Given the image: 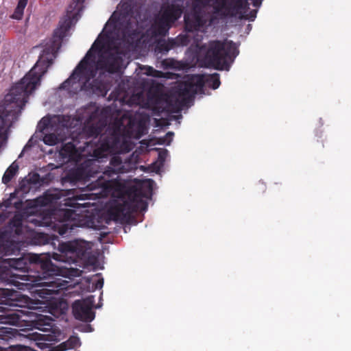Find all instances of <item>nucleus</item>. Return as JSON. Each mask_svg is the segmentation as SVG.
<instances>
[{"label": "nucleus", "mask_w": 351, "mask_h": 351, "mask_svg": "<svg viewBox=\"0 0 351 351\" xmlns=\"http://www.w3.org/2000/svg\"><path fill=\"white\" fill-rule=\"evenodd\" d=\"M29 285V283H26V284H22L21 286H25V287H28Z\"/></svg>", "instance_id": "obj_37"}, {"label": "nucleus", "mask_w": 351, "mask_h": 351, "mask_svg": "<svg viewBox=\"0 0 351 351\" xmlns=\"http://www.w3.org/2000/svg\"><path fill=\"white\" fill-rule=\"evenodd\" d=\"M110 167L104 172V175L110 177L112 174H117L125 172L124 165H123L121 156L118 155L113 156L110 161Z\"/></svg>", "instance_id": "obj_18"}, {"label": "nucleus", "mask_w": 351, "mask_h": 351, "mask_svg": "<svg viewBox=\"0 0 351 351\" xmlns=\"http://www.w3.org/2000/svg\"><path fill=\"white\" fill-rule=\"evenodd\" d=\"M38 329L40 330H45V329L40 328V327H38Z\"/></svg>", "instance_id": "obj_40"}, {"label": "nucleus", "mask_w": 351, "mask_h": 351, "mask_svg": "<svg viewBox=\"0 0 351 351\" xmlns=\"http://www.w3.org/2000/svg\"><path fill=\"white\" fill-rule=\"evenodd\" d=\"M79 147H77L76 145L72 142L66 143L62 145L60 151V154L63 158L71 160L74 157L77 149H79Z\"/></svg>", "instance_id": "obj_20"}, {"label": "nucleus", "mask_w": 351, "mask_h": 351, "mask_svg": "<svg viewBox=\"0 0 351 351\" xmlns=\"http://www.w3.org/2000/svg\"><path fill=\"white\" fill-rule=\"evenodd\" d=\"M94 296L90 295L83 300H75L72 304V312L76 319L90 322L95 318V313L93 311Z\"/></svg>", "instance_id": "obj_12"}, {"label": "nucleus", "mask_w": 351, "mask_h": 351, "mask_svg": "<svg viewBox=\"0 0 351 351\" xmlns=\"http://www.w3.org/2000/svg\"><path fill=\"white\" fill-rule=\"evenodd\" d=\"M168 152L167 149H162L158 153V160L161 162H164L166 160V158L167 156Z\"/></svg>", "instance_id": "obj_32"}, {"label": "nucleus", "mask_w": 351, "mask_h": 351, "mask_svg": "<svg viewBox=\"0 0 351 351\" xmlns=\"http://www.w3.org/2000/svg\"><path fill=\"white\" fill-rule=\"evenodd\" d=\"M152 183L153 180H148L141 187H130L128 191V199L117 202L109 208L108 213L110 219L115 221H123L134 213L145 211L148 204L143 198L151 197Z\"/></svg>", "instance_id": "obj_2"}, {"label": "nucleus", "mask_w": 351, "mask_h": 351, "mask_svg": "<svg viewBox=\"0 0 351 351\" xmlns=\"http://www.w3.org/2000/svg\"><path fill=\"white\" fill-rule=\"evenodd\" d=\"M36 239H38V243L39 244H45L47 243L48 239L47 235L44 233H38L36 234Z\"/></svg>", "instance_id": "obj_31"}, {"label": "nucleus", "mask_w": 351, "mask_h": 351, "mask_svg": "<svg viewBox=\"0 0 351 351\" xmlns=\"http://www.w3.org/2000/svg\"><path fill=\"white\" fill-rule=\"evenodd\" d=\"M13 315H15L14 313H11V314H9L8 316H13Z\"/></svg>", "instance_id": "obj_39"}, {"label": "nucleus", "mask_w": 351, "mask_h": 351, "mask_svg": "<svg viewBox=\"0 0 351 351\" xmlns=\"http://www.w3.org/2000/svg\"><path fill=\"white\" fill-rule=\"evenodd\" d=\"M8 224L11 228H14L16 234L20 235L23 231V216L21 214H15L10 220Z\"/></svg>", "instance_id": "obj_21"}, {"label": "nucleus", "mask_w": 351, "mask_h": 351, "mask_svg": "<svg viewBox=\"0 0 351 351\" xmlns=\"http://www.w3.org/2000/svg\"><path fill=\"white\" fill-rule=\"evenodd\" d=\"M183 12V6L178 3H171L162 7L160 18L162 21H165L172 25L180 18Z\"/></svg>", "instance_id": "obj_14"}, {"label": "nucleus", "mask_w": 351, "mask_h": 351, "mask_svg": "<svg viewBox=\"0 0 351 351\" xmlns=\"http://www.w3.org/2000/svg\"><path fill=\"white\" fill-rule=\"evenodd\" d=\"M114 181L110 179H106L104 176L97 177L95 181H92L87 185L90 191H94L101 189V192L104 193H110L114 189Z\"/></svg>", "instance_id": "obj_16"}, {"label": "nucleus", "mask_w": 351, "mask_h": 351, "mask_svg": "<svg viewBox=\"0 0 351 351\" xmlns=\"http://www.w3.org/2000/svg\"><path fill=\"white\" fill-rule=\"evenodd\" d=\"M53 197L52 194L45 193L36 199V206H46L53 202Z\"/></svg>", "instance_id": "obj_27"}, {"label": "nucleus", "mask_w": 351, "mask_h": 351, "mask_svg": "<svg viewBox=\"0 0 351 351\" xmlns=\"http://www.w3.org/2000/svg\"><path fill=\"white\" fill-rule=\"evenodd\" d=\"M38 329L40 330H45V329L40 328V327H38Z\"/></svg>", "instance_id": "obj_42"}, {"label": "nucleus", "mask_w": 351, "mask_h": 351, "mask_svg": "<svg viewBox=\"0 0 351 351\" xmlns=\"http://www.w3.org/2000/svg\"><path fill=\"white\" fill-rule=\"evenodd\" d=\"M38 329L40 330H45V329L40 328V327H38Z\"/></svg>", "instance_id": "obj_41"}, {"label": "nucleus", "mask_w": 351, "mask_h": 351, "mask_svg": "<svg viewBox=\"0 0 351 351\" xmlns=\"http://www.w3.org/2000/svg\"><path fill=\"white\" fill-rule=\"evenodd\" d=\"M19 170V165L16 162H13L5 171L2 178L3 184H8L15 176Z\"/></svg>", "instance_id": "obj_23"}, {"label": "nucleus", "mask_w": 351, "mask_h": 351, "mask_svg": "<svg viewBox=\"0 0 351 351\" xmlns=\"http://www.w3.org/2000/svg\"><path fill=\"white\" fill-rule=\"evenodd\" d=\"M60 254L53 253L52 258L69 264L75 263L86 254L87 248L84 243L77 240L60 243L58 245Z\"/></svg>", "instance_id": "obj_10"}, {"label": "nucleus", "mask_w": 351, "mask_h": 351, "mask_svg": "<svg viewBox=\"0 0 351 351\" xmlns=\"http://www.w3.org/2000/svg\"><path fill=\"white\" fill-rule=\"evenodd\" d=\"M238 53L239 50L232 40H212L208 43L204 61L207 66L217 70H229Z\"/></svg>", "instance_id": "obj_4"}, {"label": "nucleus", "mask_w": 351, "mask_h": 351, "mask_svg": "<svg viewBox=\"0 0 351 351\" xmlns=\"http://www.w3.org/2000/svg\"><path fill=\"white\" fill-rule=\"evenodd\" d=\"M139 123L133 117H130L126 125L128 133L132 134L136 128L139 127Z\"/></svg>", "instance_id": "obj_29"}, {"label": "nucleus", "mask_w": 351, "mask_h": 351, "mask_svg": "<svg viewBox=\"0 0 351 351\" xmlns=\"http://www.w3.org/2000/svg\"><path fill=\"white\" fill-rule=\"evenodd\" d=\"M87 136L84 146H80L79 149L97 159L106 157L111 153L117 143V139L114 136L101 134L102 128L99 126L92 125L85 128Z\"/></svg>", "instance_id": "obj_5"}, {"label": "nucleus", "mask_w": 351, "mask_h": 351, "mask_svg": "<svg viewBox=\"0 0 351 351\" xmlns=\"http://www.w3.org/2000/svg\"><path fill=\"white\" fill-rule=\"evenodd\" d=\"M1 245L3 256L14 254L19 251L17 243L13 241H5Z\"/></svg>", "instance_id": "obj_22"}, {"label": "nucleus", "mask_w": 351, "mask_h": 351, "mask_svg": "<svg viewBox=\"0 0 351 351\" xmlns=\"http://www.w3.org/2000/svg\"><path fill=\"white\" fill-rule=\"evenodd\" d=\"M257 12V10H252L246 15L243 14L244 12L241 14L242 15L243 18H245L250 21H254L256 17Z\"/></svg>", "instance_id": "obj_30"}, {"label": "nucleus", "mask_w": 351, "mask_h": 351, "mask_svg": "<svg viewBox=\"0 0 351 351\" xmlns=\"http://www.w3.org/2000/svg\"><path fill=\"white\" fill-rule=\"evenodd\" d=\"M59 267L57 274L46 276H44L41 274V270H39L36 276L38 279L34 280L31 285L32 288H34L33 292L42 299H51L54 295L59 294L66 286L64 280L55 277L59 276Z\"/></svg>", "instance_id": "obj_7"}, {"label": "nucleus", "mask_w": 351, "mask_h": 351, "mask_svg": "<svg viewBox=\"0 0 351 351\" xmlns=\"http://www.w3.org/2000/svg\"><path fill=\"white\" fill-rule=\"evenodd\" d=\"M59 125L56 129H53V121L48 118H43L38 124L40 130L45 134L43 141L47 145H55L62 141V138L60 136L58 130L60 127L65 128L66 124L64 123V116H58L56 117Z\"/></svg>", "instance_id": "obj_11"}, {"label": "nucleus", "mask_w": 351, "mask_h": 351, "mask_svg": "<svg viewBox=\"0 0 351 351\" xmlns=\"http://www.w3.org/2000/svg\"><path fill=\"white\" fill-rule=\"evenodd\" d=\"M173 136V132H169L166 134V137L169 138V141H171Z\"/></svg>", "instance_id": "obj_35"}, {"label": "nucleus", "mask_w": 351, "mask_h": 351, "mask_svg": "<svg viewBox=\"0 0 351 351\" xmlns=\"http://www.w3.org/2000/svg\"><path fill=\"white\" fill-rule=\"evenodd\" d=\"M27 4V0H19L11 17L16 20L21 19Z\"/></svg>", "instance_id": "obj_24"}, {"label": "nucleus", "mask_w": 351, "mask_h": 351, "mask_svg": "<svg viewBox=\"0 0 351 351\" xmlns=\"http://www.w3.org/2000/svg\"><path fill=\"white\" fill-rule=\"evenodd\" d=\"M30 339L36 341L37 347L41 350H45L48 348V343L42 342L41 341L45 340V335L38 332H33L29 334Z\"/></svg>", "instance_id": "obj_25"}, {"label": "nucleus", "mask_w": 351, "mask_h": 351, "mask_svg": "<svg viewBox=\"0 0 351 351\" xmlns=\"http://www.w3.org/2000/svg\"><path fill=\"white\" fill-rule=\"evenodd\" d=\"M205 84H207L213 89L219 88L221 82L218 73H214L208 76L204 75H192L186 80L180 82L173 90L176 95L179 108L186 106L193 101L195 95L203 91Z\"/></svg>", "instance_id": "obj_3"}, {"label": "nucleus", "mask_w": 351, "mask_h": 351, "mask_svg": "<svg viewBox=\"0 0 351 351\" xmlns=\"http://www.w3.org/2000/svg\"><path fill=\"white\" fill-rule=\"evenodd\" d=\"M171 26L167 22L162 21V18H159L157 22V31L158 33L160 35H165L167 32L170 27Z\"/></svg>", "instance_id": "obj_28"}, {"label": "nucleus", "mask_w": 351, "mask_h": 351, "mask_svg": "<svg viewBox=\"0 0 351 351\" xmlns=\"http://www.w3.org/2000/svg\"><path fill=\"white\" fill-rule=\"evenodd\" d=\"M159 73H161V72L154 69V68H152L151 66H149L148 68L147 72V74L148 75H152V76H154V77H158L159 76Z\"/></svg>", "instance_id": "obj_33"}, {"label": "nucleus", "mask_w": 351, "mask_h": 351, "mask_svg": "<svg viewBox=\"0 0 351 351\" xmlns=\"http://www.w3.org/2000/svg\"><path fill=\"white\" fill-rule=\"evenodd\" d=\"M71 180L75 182H83L84 183L94 178L92 171V167L89 162H85L79 165L75 169L72 171L70 174Z\"/></svg>", "instance_id": "obj_15"}, {"label": "nucleus", "mask_w": 351, "mask_h": 351, "mask_svg": "<svg viewBox=\"0 0 351 351\" xmlns=\"http://www.w3.org/2000/svg\"><path fill=\"white\" fill-rule=\"evenodd\" d=\"M32 145H33V143H32V138H30V139L28 141V142H27V143L26 144V145H25V147H31Z\"/></svg>", "instance_id": "obj_36"}, {"label": "nucleus", "mask_w": 351, "mask_h": 351, "mask_svg": "<svg viewBox=\"0 0 351 351\" xmlns=\"http://www.w3.org/2000/svg\"><path fill=\"white\" fill-rule=\"evenodd\" d=\"M67 309L68 307L66 303L60 302L58 304H55V305L51 307V313L54 316L58 317L66 314Z\"/></svg>", "instance_id": "obj_26"}, {"label": "nucleus", "mask_w": 351, "mask_h": 351, "mask_svg": "<svg viewBox=\"0 0 351 351\" xmlns=\"http://www.w3.org/2000/svg\"><path fill=\"white\" fill-rule=\"evenodd\" d=\"M191 11L184 14V26L186 31L192 32L204 27L206 23L204 8L208 5L213 7V0H192Z\"/></svg>", "instance_id": "obj_9"}, {"label": "nucleus", "mask_w": 351, "mask_h": 351, "mask_svg": "<svg viewBox=\"0 0 351 351\" xmlns=\"http://www.w3.org/2000/svg\"><path fill=\"white\" fill-rule=\"evenodd\" d=\"M81 345L79 337L71 336L68 340L64 341L53 348L52 351H66L69 349H73Z\"/></svg>", "instance_id": "obj_19"}, {"label": "nucleus", "mask_w": 351, "mask_h": 351, "mask_svg": "<svg viewBox=\"0 0 351 351\" xmlns=\"http://www.w3.org/2000/svg\"><path fill=\"white\" fill-rule=\"evenodd\" d=\"M261 184L263 185V191H265V185L264 184L263 182H262Z\"/></svg>", "instance_id": "obj_38"}, {"label": "nucleus", "mask_w": 351, "mask_h": 351, "mask_svg": "<svg viewBox=\"0 0 351 351\" xmlns=\"http://www.w3.org/2000/svg\"><path fill=\"white\" fill-rule=\"evenodd\" d=\"M5 262L12 269L21 271L29 272V270L39 268L44 276L56 274L58 271V267L51 262L49 256L28 254L17 258L5 259Z\"/></svg>", "instance_id": "obj_6"}, {"label": "nucleus", "mask_w": 351, "mask_h": 351, "mask_svg": "<svg viewBox=\"0 0 351 351\" xmlns=\"http://www.w3.org/2000/svg\"><path fill=\"white\" fill-rule=\"evenodd\" d=\"M101 48V43L97 39L71 76L61 84L59 88L76 94L82 90L89 81L96 76L98 70L110 73L119 72L123 62L122 55L118 52H106L99 56L96 61L93 51H100Z\"/></svg>", "instance_id": "obj_1"}, {"label": "nucleus", "mask_w": 351, "mask_h": 351, "mask_svg": "<svg viewBox=\"0 0 351 351\" xmlns=\"http://www.w3.org/2000/svg\"><path fill=\"white\" fill-rule=\"evenodd\" d=\"M104 285V279L101 278H99L95 283H94V286H95V289H101L102 288Z\"/></svg>", "instance_id": "obj_34"}, {"label": "nucleus", "mask_w": 351, "mask_h": 351, "mask_svg": "<svg viewBox=\"0 0 351 351\" xmlns=\"http://www.w3.org/2000/svg\"><path fill=\"white\" fill-rule=\"evenodd\" d=\"M53 215L54 216V219H58L60 222L64 223L59 228L58 230L59 234L63 235L66 234L69 230L72 229L73 224H70L69 222L76 219L77 213L75 210L71 209H59L55 210Z\"/></svg>", "instance_id": "obj_13"}, {"label": "nucleus", "mask_w": 351, "mask_h": 351, "mask_svg": "<svg viewBox=\"0 0 351 351\" xmlns=\"http://www.w3.org/2000/svg\"><path fill=\"white\" fill-rule=\"evenodd\" d=\"M249 0H213V8L215 14L223 17H234L246 12L249 8ZM254 7H260L263 0H251Z\"/></svg>", "instance_id": "obj_8"}, {"label": "nucleus", "mask_w": 351, "mask_h": 351, "mask_svg": "<svg viewBox=\"0 0 351 351\" xmlns=\"http://www.w3.org/2000/svg\"><path fill=\"white\" fill-rule=\"evenodd\" d=\"M180 45H186V37L182 36V38H178L177 39L168 38L167 40H159L156 45L155 50L158 53L166 54L169 50Z\"/></svg>", "instance_id": "obj_17"}]
</instances>
